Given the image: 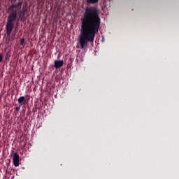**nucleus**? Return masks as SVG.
Wrapping results in <instances>:
<instances>
[{
    "label": "nucleus",
    "instance_id": "4",
    "mask_svg": "<svg viewBox=\"0 0 179 179\" xmlns=\"http://www.w3.org/2000/svg\"><path fill=\"white\" fill-rule=\"evenodd\" d=\"M14 25H15V24H12V23H9V22L6 23V34L8 35H10V34L12 33V31L14 29Z\"/></svg>",
    "mask_w": 179,
    "mask_h": 179
},
{
    "label": "nucleus",
    "instance_id": "11",
    "mask_svg": "<svg viewBox=\"0 0 179 179\" xmlns=\"http://www.w3.org/2000/svg\"><path fill=\"white\" fill-rule=\"evenodd\" d=\"M20 43L21 45L25 46L26 45L25 39L24 38H21L20 41Z\"/></svg>",
    "mask_w": 179,
    "mask_h": 179
},
{
    "label": "nucleus",
    "instance_id": "5",
    "mask_svg": "<svg viewBox=\"0 0 179 179\" xmlns=\"http://www.w3.org/2000/svg\"><path fill=\"white\" fill-rule=\"evenodd\" d=\"M27 11V9L25 8V6H23L22 10H20L19 17L20 20H24L25 19L26 12Z\"/></svg>",
    "mask_w": 179,
    "mask_h": 179
},
{
    "label": "nucleus",
    "instance_id": "9",
    "mask_svg": "<svg viewBox=\"0 0 179 179\" xmlns=\"http://www.w3.org/2000/svg\"><path fill=\"white\" fill-rule=\"evenodd\" d=\"M14 8H16V6H15V4H12V5L8 8V10H10L11 12L16 10H14Z\"/></svg>",
    "mask_w": 179,
    "mask_h": 179
},
{
    "label": "nucleus",
    "instance_id": "2",
    "mask_svg": "<svg viewBox=\"0 0 179 179\" xmlns=\"http://www.w3.org/2000/svg\"><path fill=\"white\" fill-rule=\"evenodd\" d=\"M17 10H13V12H10L8 17L7 23L15 24V22L17 19Z\"/></svg>",
    "mask_w": 179,
    "mask_h": 179
},
{
    "label": "nucleus",
    "instance_id": "12",
    "mask_svg": "<svg viewBox=\"0 0 179 179\" xmlns=\"http://www.w3.org/2000/svg\"><path fill=\"white\" fill-rule=\"evenodd\" d=\"M10 57V53H9V52H6V59H8V57Z\"/></svg>",
    "mask_w": 179,
    "mask_h": 179
},
{
    "label": "nucleus",
    "instance_id": "7",
    "mask_svg": "<svg viewBox=\"0 0 179 179\" xmlns=\"http://www.w3.org/2000/svg\"><path fill=\"white\" fill-rule=\"evenodd\" d=\"M55 67L58 69L64 66V60H55Z\"/></svg>",
    "mask_w": 179,
    "mask_h": 179
},
{
    "label": "nucleus",
    "instance_id": "8",
    "mask_svg": "<svg viewBox=\"0 0 179 179\" xmlns=\"http://www.w3.org/2000/svg\"><path fill=\"white\" fill-rule=\"evenodd\" d=\"M99 0H87L88 4H96L99 3Z\"/></svg>",
    "mask_w": 179,
    "mask_h": 179
},
{
    "label": "nucleus",
    "instance_id": "14",
    "mask_svg": "<svg viewBox=\"0 0 179 179\" xmlns=\"http://www.w3.org/2000/svg\"><path fill=\"white\" fill-rule=\"evenodd\" d=\"M16 110H17V111H19L20 110V107H17Z\"/></svg>",
    "mask_w": 179,
    "mask_h": 179
},
{
    "label": "nucleus",
    "instance_id": "1",
    "mask_svg": "<svg viewBox=\"0 0 179 179\" xmlns=\"http://www.w3.org/2000/svg\"><path fill=\"white\" fill-rule=\"evenodd\" d=\"M101 19L95 6L87 7L81 18L79 43L81 49L86 48L88 43H93L100 28Z\"/></svg>",
    "mask_w": 179,
    "mask_h": 179
},
{
    "label": "nucleus",
    "instance_id": "10",
    "mask_svg": "<svg viewBox=\"0 0 179 179\" xmlns=\"http://www.w3.org/2000/svg\"><path fill=\"white\" fill-rule=\"evenodd\" d=\"M15 8H21L22 5H23V2L22 1H20L18 3L15 4Z\"/></svg>",
    "mask_w": 179,
    "mask_h": 179
},
{
    "label": "nucleus",
    "instance_id": "13",
    "mask_svg": "<svg viewBox=\"0 0 179 179\" xmlns=\"http://www.w3.org/2000/svg\"><path fill=\"white\" fill-rule=\"evenodd\" d=\"M3 56L2 54H0V63H1L2 60H3Z\"/></svg>",
    "mask_w": 179,
    "mask_h": 179
},
{
    "label": "nucleus",
    "instance_id": "3",
    "mask_svg": "<svg viewBox=\"0 0 179 179\" xmlns=\"http://www.w3.org/2000/svg\"><path fill=\"white\" fill-rule=\"evenodd\" d=\"M13 162L15 167H18L20 166V155L17 153L13 154Z\"/></svg>",
    "mask_w": 179,
    "mask_h": 179
},
{
    "label": "nucleus",
    "instance_id": "6",
    "mask_svg": "<svg viewBox=\"0 0 179 179\" xmlns=\"http://www.w3.org/2000/svg\"><path fill=\"white\" fill-rule=\"evenodd\" d=\"M17 101L20 106H25L27 103V100L25 99V96H22L18 98Z\"/></svg>",
    "mask_w": 179,
    "mask_h": 179
}]
</instances>
